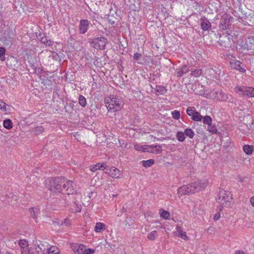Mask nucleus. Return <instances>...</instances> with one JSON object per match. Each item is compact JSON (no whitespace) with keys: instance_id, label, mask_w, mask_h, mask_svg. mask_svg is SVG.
<instances>
[{"instance_id":"ea45409f","label":"nucleus","mask_w":254,"mask_h":254,"mask_svg":"<svg viewBox=\"0 0 254 254\" xmlns=\"http://www.w3.org/2000/svg\"><path fill=\"white\" fill-rule=\"evenodd\" d=\"M203 123L208 125L212 123V119L208 116H205L203 118Z\"/></svg>"},{"instance_id":"a211bd4d","label":"nucleus","mask_w":254,"mask_h":254,"mask_svg":"<svg viewBox=\"0 0 254 254\" xmlns=\"http://www.w3.org/2000/svg\"><path fill=\"white\" fill-rule=\"evenodd\" d=\"M106 167V164L105 163H97L96 164L91 166L90 167V170L91 171L95 172L98 170H104Z\"/></svg>"},{"instance_id":"09e8293b","label":"nucleus","mask_w":254,"mask_h":254,"mask_svg":"<svg viewBox=\"0 0 254 254\" xmlns=\"http://www.w3.org/2000/svg\"><path fill=\"white\" fill-rule=\"evenodd\" d=\"M220 218V214L219 213H217L214 216L213 219L215 221L218 220Z\"/></svg>"},{"instance_id":"c756f323","label":"nucleus","mask_w":254,"mask_h":254,"mask_svg":"<svg viewBox=\"0 0 254 254\" xmlns=\"http://www.w3.org/2000/svg\"><path fill=\"white\" fill-rule=\"evenodd\" d=\"M154 163V160L153 159H149L146 161H142L143 166L145 167H149L152 166Z\"/></svg>"},{"instance_id":"603ef678","label":"nucleus","mask_w":254,"mask_h":254,"mask_svg":"<svg viewBox=\"0 0 254 254\" xmlns=\"http://www.w3.org/2000/svg\"><path fill=\"white\" fill-rule=\"evenodd\" d=\"M109 22H110L111 24H114V21H111V20H109Z\"/></svg>"},{"instance_id":"20e7f679","label":"nucleus","mask_w":254,"mask_h":254,"mask_svg":"<svg viewBox=\"0 0 254 254\" xmlns=\"http://www.w3.org/2000/svg\"><path fill=\"white\" fill-rule=\"evenodd\" d=\"M232 198V195L230 192L222 190L220 191L219 196L217 198L218 202L222 204H227Z\"/></svg>"},{"instance_id":"4d7b16f0","label":"nucleus","mask_w":254,"mask_h":254,"mask_svg":"<svg viewBox=\"0 0 254 254\" xmlns=\"http://www.w3.org/2000/svg\"><path fill=\"white\" fill-rule=\"evenodd\" d=\"M6 254H9V253H7Z\"/></svg>"},{"instance_id":"4c0bfd02","label":"nucleus","mask_w":254,"mask_h":254,"mask_svg":"<svg viewBox=\"0 0 254 254\" xmlns=\"http://www.w3.org/2000/svg\"><path fill=\"white\" fill-rule=\"evenodd\" d=\"M157 234L156 231H153L148 235V238L150 240H153L155 239Z\"/></svg>"},{"instance_id":"c9c22d12","label":"nucleus","mask_w":254,"mask_h":254,"mask_svg":"<svg viewBox=\"0 0 254 254\" xmlns=\"http://www.w3.org/2000/svg\"><path fill=\"white\" fill-rule=\"evenodd\" d=\"M79 103L82 107H85L86 105V100L84 96H79L78 99Z\"/></svg>"},{"instance_id":"393cba45","label":"nucleus","mask_w":254,"mask_h":254,"mask_svg":"<svg viewBox=\"0 0 254 254\" xmlns=\"http://www.w3.org/2000/svg\"><path fill=\"white\" fill-rule=\"evenodd\" d=\"M105 229V225L104 223L98 222L96 224L94 230L96 232L100 233L103 230Z\"/></svg>"},{"instance_id":"a878e982","label":"nucleus","mask_w":254,"mask_h":254,"mask_svg":"<svg viewBox=\"0 0 254 254\" xmlns=\"http://www.w3.org/2000/svg\"><path fill=\"white\" fill-rule=\"evenodd\" d=\"M148 145H135L134 146V148L136 150L141 151L142 152H147Z\"/></svg>"},{"instance_id":"9d476101","label":"nucleus","mask_w":254,"mask_h":254,"mask_svg":"<svg viewBox=\"0 0 254 254\" xmlns=\"http://www.w3.org/2000/svg\"><path fill=\"white\" fill-rule=\"evenodd\" d=\"M74 185L73 183L71 181H67L66 183L63 185V188L65 189V191L67 195H69L77 193Z\"/></svg>"},{"instance_id":"aec40b11","label":"nucleus","mask_w":254,"mask_h":254,"mask_svg":"<svg viewBox=\"0 0 254 254\" xmlns=\"http://www.w3.org/2000/svg\"><path fill=\"white\" fill-rule=\"evenodd\" d=\"M177 235H178L181 238L185 240H188V237L186 234V233L183 232L181 227L177 226L176 231L175 232Z\"/></svg>"},{"instance_id":"f257e3e1","label":"nucleus","mask_w":254,"mask_h":254,"mask_svg":"<svg viewBox=\"0 0 254 254\" xmlns=\"http://www.w3.org/2000/svg\"><path fill=\"white\" fill-rule=\"evenodd\" d=\"M105 102L107 108H109L110 110L114 109L115 111L120 110L124 104L119 96H108L105 98Z\"/></svg>"},{"instance_id":"7ed1b4c3","label":"nucleus","mask_w":254,"mask_h":254,"mask_svg":"<svg viewBox=\"0 0 254 254\" xmlns=\"http://www.w3.org/2000/svg\"><path fill=\"white\" fill-rule=\"evenodd\" d=\"M47 242L41 243L39 244H34L33 247L30 248L31 254H45L49 246Z\"/></svg>"},{"instance_id":"a19ab883","label":"nucleus","mask_w":254,"mask_h":254,"mask_svg":"<svg viewBox=\"0 0 254 254\" xmlns=\"http://www.w3.org/2000/svg\"><path fill=\"white\" fill-rule=\"evenodd\" d=\"M6 104L2 100H0V109L3 112L6 111Z\"/></svg>"},{"instance_id":"49530a36","label":"nucleus","mask_w":254,"mask_h":254,"mask_svg":"<svg viewBox=\"0 0 254 254\" xmlns=\"http://www.w3.org/2000/svg\"><path fill=\"white\" fill-rule=\"evenodd\" d=\"M44 128L42 127H39L36 128L35 132L37 133H40L43 131Z\"/></svg>"},{"instance_id":"473e14b6","label":"nucleus","mask_w":254,"mask_h":254,"mask_svg":"<svg viewBox=\"0 0 254 254\" xmlns=\"http://www.w3.org/2000/svg\"><path fill=\"white\" fill-rule=\"evenodd\" d=\"M178 140L180 141H183L185 139V133L182 131H179L177 134Z\"/></svg>"},{"instance_id":"e433bc0d","label":"nucleus","mask_w":254,"mask_h":254,"mask_svg":"<svg viewBox=\"0 0 254 254\" xmlns=\"http://www.w3.org/2000/svg\"><path fill=\"white\" fill-rule=\"evenodd\" d=\"M191 75L195 77L199 76L201 74V70L200 69H196L192 71L190 73Z\"/></svg>"},{"instance_id":"a18cd8bd","label":"nucleus","mask_w":254,"mask_h":254,"mask_svg":"<svg viewBox=\"0 0 254 254\" xmlns=\"http://www.w3.org/2000/svg\"><path fill=\"white\" fill-rule=\"evenodd\" d=\"M62 225L67 227L69 226L70 225V221L68 219L66 218L64 220V221L62 222Z\"/></svg>"},{"instance_id":"1a4fd4ad","label":"nucleus","mask_w":254,"mask_h":254,"mask_svg":"<svg viewBox=\"0 0 254 254\" xmlns=\"http://www.w3.org/2000/svg\"><path fill=\"white\" fill-rule=\"evenodd\" d=\"M19 246L20 248L21 254H29L30 249L29 248V244L28 241L25 239L20 240L19 241Z\"/></svg>"},{"instance_id":"f704fd0d","label":"nucleus","mask_w":254,"mask_h":254,"mask_svg":"<svg viewBox=\"0 0 254 254\" xmlns=\"http://www.w3.org/2000/svg\"><path fill=\"white\" fill-rule=\"evenodd\" d=\"M207 130L210 132L213 133H216L217 131L216 127L212 125L211 123L208 125Z\"/></svg>"},{"instance_id":"c85d7f7f","label":"nucleus","mask_w":254,"mask_h":254,"mask_svg":"<svg viewBox=\"0 0 254 254\" xmlns=\"http://www.w3.org/2000/svg\"><path fill=\"white\" fill-rule=\"evenodd\" d=\"M29 212L31 216L35 219L37 216L39 214V210L36 208H31L29 209Z\"/></svg>"},{"instance_id":"5701e85b","label":"nucleus","mask_w":254,"mask_h":254,"mask_svg":"<svg viewBox=\"0 0 254 254\" xmlns=\"http://www.w3.org/2000/svg\"><path fill=\"white\" fill-rule=\"evenodd\" d=\"M46 252L48 253V254H59L60 250L59 248L56 246H51L50 248H49L48 246Z\"/></svg>"},{"instance_id":"37998d69","label":"nucleus","mask_w":254,"mask_h":254,"mask_svg":"<svg viewBox=\"0 0 254 254\" xmlns=\"http://www.w3.org/2000/svg\"><path fill=\"white\" fill-rule=\"evenodd\" d=\"M172 115L174 119H179L180 117V112L178 111L175 110L172 112Z\"/></svg>"},{"instance_id":"4468645a","label":"nucleus","mask_w":254,"mask_h":254,"mask_svg":"<svg viewBox=\"0 0 254 254\" xmlns=\"http://www.w3.org/2000/svg\"><path fill=\"white\" fill-rule=\"evenodd\" d=\"M107 173L111 177L114 178H119L121 175L120 171L115 167H111L107 170Z\"/></svg>"},{"instance_id":"412c9836","label":"nucleus","mask_w":254,"mask_h":254,"mask_svg":"<svg viewBox=\"0 0 254 254\" xmlns=\"http://www.w3.org/2000/svg\"><path fill=\"white\" fill-rule=\"evenodd\" d=\"M189 71V67L187 65H184L177 70V75L178 77H181L183 76L185 73L188 72Z\"/></svg>"},{"instance_id":"72a5a7b5","label":"nucleus","mask_w":254,"mask_h":254,"mask_svg":"<svg viewBox=\"0 0 254 254\" xmlns=\"http://www.w3.org/2000/svg\"><path fill=\"white\" fill-rule=\"evenodd\" d=\"M203 118L202 116L199 114L198 112H195V114L192 116V119L195 121H200Z\"/></svg>"},{"instance_id":"864d4df0","label":"nucleus","mask_w":254,"mask_h":254,"mask_svg":"<svg viewBox=\"0 0 254 254\" xmlns=\"http://www.w3.org/2000/svg\"><path fill=\"white\" fill-rule=\"evenodd\" d=\"M251 127L253 128V127H254V123H252V125L250 126Z\"/></svg>"},{"instance_id":"6e6552de","label":"nucleus","mask_w":254,"mask_h":254,"mask_svg":"<svg viewBox=\"0 0 254 254\" xmlns=\"http://www.w3.org/2000/svg\"><path fill=\"white\" fill-rule=\"evenodd\" d=\"M193 192V190L191 184L189 185H184L180 187L178 190V194L179 196H182Z\"/></svg>"},{"instance_id":"f8f14e48","label":"nucleus","mask_w":254,"mask_h":254,"mask_svg":"<svg viewBox=\"0 0 254 254\" xmlns=\"http://www.w3.org/2000/svg\"><path fill=\"white\" fill-rule=\"evenodd\" d=\"M230 64L232 68L243 73L246 72V69L242 67V63L235 59H231Z\"/></svg>"},{"instance_id":"58836bf2","label":"nucleus","mask_w":254,"mask_h":254,"mask_svg":"<svg viewBox=\"0 0 254 254\" xmlns=\"http://www.w3.org/2000/svg\"><path fill=\"white\" fill-rule=\"evenodd\" d=\"M83 252L82 254H93L95 251L93 249H86L85 247L84 246V248L83 249Z\"/></svg>"},{"instance_id":"4be33fe9","label":"nucleus","mask_w":254,"mask_h":254,"mask_svg":"<svg viewBox=\"0 0 254 254\" xmlns=\"http://www.w3.org/2000/svg\"><path fill=\"white\" fill-rule=\"evenodd\" d=\"M84 248V245H74L72 246V249L75 254H82L83 252V249Z\"/></svg>"},{"instance_id":"3c124183","label":"nucleus","mask_w":254,"mask_h":254,"mask_svg":"<svg viewBox=\"0 0 254 254\" xmlns=\"http://www.w3.org/2000/svg\"><path fill=\"white\" fill-rule=\"evenodd\" d=\"M235 254H245L244 251H236Z\"/></svg>"},{"instance_id":"423d86ee","label":"nucleus","mask_w":254,"mask_h":254,"mask_svg":"<svg viewBox=\"0 0 254 254\" xmlns=\"http://www.w3.org/2000/svg\"><path fill=\"white\" fill-rule=\"evenodd\" d=\"M235 91L237 94L243 95H254V88L251 87H236Z\"/></svg>"},{"instance_id":"b1692460","label":"nucleus","mask_w":254,"mask_h":254,"mask_svg":"<svg viewBox=\"0 0 254 254\" xmlns=\"http://www.w3.org/2000/svg\"><path fill=\"white\" fill-rule=\"evenodd\" d=\"M38 38L41 41V43L46 45L50 46L52 44V42L50 40H48L46 37H44L42 35H39Z\"/></svg>"},{"instance_id":"2f4dec72","label":"nucleus","mask_w":254,"mask_h":254,"mask_svg":"<svg viewBox=\"0 0 254 254\" xmlns=\"http://www.w3.org/2000/svg\"><path fill=\"white\" fill-rule=\"evenodd\" d=\"M185 134L190 138H192L194 136V132L190 128H187L184 131Z\"/></svg>"},{"instance_id":"6e6d98bb","label":"nucleus","mask_w":254,"mask_h":254,"mask_svg":"<svg viewBox=\"0 0 254 254\" xmlns=\"http://www.w3.org/2000/svg\"><path fill=\"white\" fill-rule=\"evenodd\" d=\"M1 61H4V59L3 58V59H2L1 58Z\"/></svg>"},{"instance_id":"0eeeda50","label":"nucleus","mask_w":254,"mask_h":254,"mask_svg":"<svg viewBox=\"0 0 254 254\" xmlns=\"http://www.w3.org/2000/svg\"><path fill=\"white\" fill-rule=\"evenodd\" d=\"M207 181L206 180H199L195 182L192 183V186L193 192L198 191L201 190L206 187L207 186Z\"/></svg>"},{"instance_id":"dca6fc26","label":"nucleus","mask_w":254,"mask_h":254,"mask_svg":"<svg viewBox=\"0 0 254 254\" xmlns=\"http://www.w3.org/2000/svg\"><path fill=\"white\" fill-rule=\"evenodd\" d=\"M147 148L148 152L154 154H159L162 151V149L160 145H148Z\"/></svg>"},{"instance_id":"6ab92c4d","label":"nucleus","mask_w":254,"mask_h":254,"mask_svg":"<svg viewBox=\"0 0 254 254\" xmlns=\"http://www.w3.org/2000/svg\"><path fill=\"white\" fill-rule=\"evenodd\" d=\"M75 195L76 196L74 197L75 201H74V204L76 205L75 209L73 210L74 212H79L81 211V205H78L76 202L78 201L81 198V194L80 193H76Z\"/></svg>"},{"instance_id":"de8ad7c7","label":"nucleus","mask_w":254,"mask_h":254,"mask_svg":"<svg viewBox=\"0 0 254 254\" xmlns=\"http://www.w3.org/2000/svg\"><path fill=\"white\" fill-rule=\"evenodd\" d=\"M5 54V49L4 48L0 47V57L1 58Z\"/></svg>"},{"instance_id":"7c9ffc66","label":"nucleus","mask_w":254,"mask_h":254,"mask_svg":"<svg viewBox=\"0 0 254 254\" xmlns=\"http://www.w3.org/2000/svg\"><path fill=\"white\" fill-rule=\"evenodd\" d=\"M160 215L162 218L166 220L169 219L170 213L169 212L164 210H160Z\"/></svg>"},{"instance_id":"f03ea898","label":"nucleus","mask_w":254,"mask_h":254,"mask_svg":"<svg viewBox=\"0 0 254 254\" xmlns=\"http://www.w3.org/2000/svg\"><path fill=\"white\" fill-rule=\"evenodd\" d=\"M63 180L61 178H51L48 183L49 190L53 192H61Z\"/></svg>"},{"instance_id":"5fc2aeb1","label":"nucleus","mask_w":254,"mask_h":254,"mask_svg":"<svg viewBox=\"0 0 254 254\" xmlns=\"http://www.w3.org/2000/svg\"><path fill=\"white\" fill-rule=\"evenodd\" d=\"M113 197L115 196H117V195H115V194H113L112 195Z\"/></svg>"},{"instance_id":"39448f33","label":"nucleus","mask_w":254,"mask_h":254,"mask_svg":"<svg viewBox=\"0 0 254 254\" xmlns=\"http://www.w3.org/2000/svg\"><path fill=\"white\" fill-rule=\"evenodd\" d=\"M107 41L106 39L103 37L94 38L90 42V45L94 48L97 50H103L104 49Z\"/></svg>"},{"instance_id":"2eb2a0df","label":"nucleus","mask_w":254,"mask_h":254,"mask_svg":"<svg viewBox=\"0 0 254 254\" xmlns=\"http://www.w3.org/2000/svg\"><path fill=\"white\" fill-rule=\"evenodd\" d=\"M200 23L201 29L204 31L208 30L211 27L210 22L205 17L200 18Z\"/></svg>"},{"instance_id":"8fccbe9b","label":"nucleus","mask_w":254,"mask_h":254,"mask_svg":"<svg viewBox=\"0 0 254 254\" xmlns=\"http://www.w3.org/2000/svg\"><path fill=\"white\" fill-rule=\"evenodd\" d=\"M250 201L252 206L254 207V196L251 197Z\"/></svg>"},{"instance_id":"f3484780","label":"nucleus","mask_w":254,"mask_h":254,"mask_svg":"<svg viewBox=\"0 0 254 254\" xmlns=\"http://www.w3.org/2000/svg\"><path fill=\"white\" fill-rule=\"evenodd\" d=\"M166 91L167 90L164 86L156 85L152 92L156 95H161L164 94Z\"/></svg>"},{"instance_id":"bb28decb","label":"nucleus","mask_w":254,"mask_h":254,"mask_svg":"<svg viewBox=\"0 0 254 254\" xmlns=\"http://www.w3.org/2000/svg\"><path fill=\"white\" fill-rule=\"evenodd\" d=\"M3 125L4 127L8 129L12 127V123L10 119H6L3 121Z\"/></svg>"},{"instance_id":"cd10ccee","label":"nucleus","mask_w":254,"mask_h":254,"mask_svg":"<svg viewBox=\"0 0 254 254\" xmlns=\"http://www.w3.org/2000/svg\"><path fill=\"white\" fill-rule=\"evenodd\" d=\"M244 151L248 155L251 154L253 151V146L245 145L243 147Z\"/></svg>"},{"instance_id":"9b49d317","label":"nucleus","mask_w":254,"mask_h":254,"mask_svg":"<svg viewBox=\"0 0 254 254\" xmlns=\"http://www.w3.org/2000/svg\"><path fill=\"white\" fill-rule=\"evenodd\" d=\"M231 40L230 36L227 34H223L219 39L221 45L225 47H229L231 46Z\"/></svg>"},{"instance_id":"ddd939ff","label":"nucleus","mask_w":254,"mask_h":254,"mask_svg":"<svg viewBox=\"0 0 254 254\" xmlns=\"http://www.w3.org/2000/svg\"><path fill=\"white\" fill-rule=\"evenodd\" d=\"M89 26V22L88 20L81 19L80 21L79 30L81 34L85 33Z\"/></svg>"},{"instance_id":"c03bdc74","label":"nucleus","mask_w":254,"mask_h":254,"mask_svg":"<svg viewBox=\"0 0 254 254\" xmlns=\"http://www.w3.org/2000/svg\"><path fill=\"white\" fill-rule=\"evenodd\" d=\"M141 57H142V55L140 53H134V56H133V59L136 61H137V60H140V58H141Z\"/></svg>"},{"instance_id":"79ce46f5","label":"nucleus","mask_w":254,"mask_h":254,"mask_svg":"<svg viewBox=\"0 0 254 254\" xmlns=\"http://www.w3.org/2000/svg\"><path fill=\"white\" fill-rule=\"evenodd\" d=\"M195 110L194 108L192 107H190L187 110V113L189 116H192L195 114Z\"/></svg>"}]
</instances>
